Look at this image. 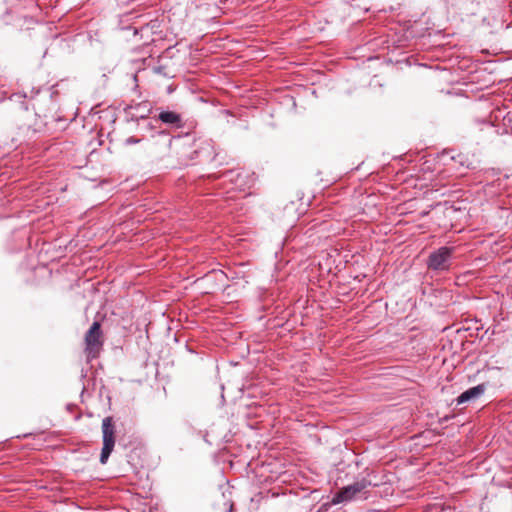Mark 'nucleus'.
Here are the masks:
<instances>
[{"label":"nucleus","mask_w":512,"mask_h":512,"mask_svg":"<svg viewBox=\"0 0 512 512\" xmlns=\"http://www.w3.org/2000/svg\"><path fill=\"white\" fill-rule=\"evenodd\" d=\"M372 485L371 481L365 477L354 483L341 488L332 498L331 505H337L343 502H349L357 499L368 498V488Z\"/></svg>","instance_id":"f257e3e1"},{"label":"nucleus","mask_w":512,"mask_h":512,"mask_svg":"<svg viewBox=\"0 0 512 512\" xmlns=\"http://www.w3.org/2000/svg\"><path fill=\"white\" fill-rule=\"evenodd\" d=\"M103 345L101 325L95 321L85 334V352L88 359L96 358Z\"/></svg>","instance_id":"f03ea898"},{"label":"nucleus","mask_w":512,"mask_h":512,"mask_svg":"<svg viewBox=\"0 0 512 512\" xmlns=\"http://www.w3.org/2000/svg\"><path fill=\"white\" fill-rule=\"evenodd\" d=\"M103 447L100 454V463L106 464L115 446V426L112 417H105L102 421Z\"/></svg>","instance_id":"7ed1b4c3"},{"label":"nucleus","mask_w":512,"mask_h":512,"mask_svg":"<svg viewBox=\"0 0 512 512\" xmlns=\"http://www.w3.org/2000/svg\"><path fill=\"white\" fill-rule=\"evenodd\" d=\"M453 247L443 246L430 253L427 261L429 269L434 271H447L450 269Z\"/></svg>","instance_id":"20e7f679"},{"label":"nucleus","mask_w":512,"mask_h":512,"mask_svg":"<svg viewBox=\"0 0 512 512\" xmlns=\"http://www.w3.org/2000/svg\"><path fill=\"white\" fill-rule=\"evenodd\" d=\"M486 384L481 383L464 391L457 397V404H463L478 399L486 391Z\"/></svg>","instance_id":"39448f33"},{"label":"nucleus","mask_w":512,"mask_h":512,"mask_svg":"<svg viewBox=\"0 0 512 512\" xmlns=\"http://www.w3.org/2000/svg\"><path fill=\"white\" fill-rule=\"evenodd\" d=\"M158 119L161 122L174 126L176 128H181L183 126V120L181 115L174 111H162L159 113Z\"/></svg>","instance_id":"423d86ee"},{"label":"nucleus","mask_w":512,"mask_h":512,"mask_svg":"<svg viewBox=\"0 0 512 512\" xmlns=\"http://www.w3.org/2000/svg\"><path fill=\"white\" fill-rule=\"evenodd\" d=\"M241 172L237 170H228L222 174L221 177L225 179V181L234 182L236 187H241L243 185V181H240Z\"/></svg>","instance_id":"0eeeda50"},{"label":"nucleus","mask_w":512,"mask_h":512,"mask_svg":"<svg viewBox=\"0 0 512 512\" xmlns=\"http://www.w3.org/2000/svg\"><path fill=\"white\" fill-rule=\"evenodd\" d=\"M141 140L139 138H136L134 136H131V137H128L126 140H125V144L126 145H132V144H137L139 143Z\"/></svg>","instance_id":"6e6552de"},{"label":"nucleus","mask_w":512,"mask_h":512,"mask_svg":"<svg viewBox=\"0 0 512 512\" xmlns=\"http://www.w3.org/2000/svg\"><path fill=\"white\" fill-rule=\"evenodd\" d=\"M233 183L235 184V181H234ZM235 188H237L235 185H234V186H232V189H235Z\"/></svg>","instance_id":"1a4fd4ad"}]
</instances>
